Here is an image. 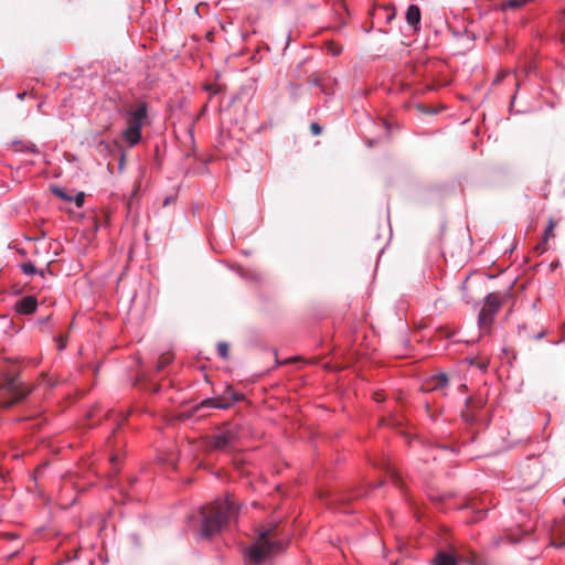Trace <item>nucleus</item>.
<instances>
[{
    "label": "nucleus",
    "instance_id": "a878e982",
    "mask_svg": "<svg viewBox=\"0 0 565 565\" xmlns=\"http://www.w3.org/2000/svg\"><path fill=\"white\" fill-rule=\"evenodd\" d=\"M394 17H395L394 13L388 14L386 18L387 22L390 23L394 19Z\"/></svg>",
    "mask_w": 565,
    "mask_h": 565
},
{
    "label": "nucleus",
    "instance_id": "1a4fd4ad",
    "mask_svg": "<svg viewBox=\"0 0 565 565\" xmlns=\"http://www.w3.org/2000/svg\"><path fill=\"white\" fill-rule=\"evenodd\" d=\"M11 146L14 148V151L18 153H33V154L41 153L38 146L32 141H23V140L17 139L11 142Z\"/></svg>",
    "mask_w": 565,
    "mask_h": 565
},
{
    "label": "nucleus",
    "instance_id": "7c9ffc66",
    "mask_svg": "<svg viewBox=\"0 0 565 565\" xmlns=\"http://www.w3.org/2000/svg\"><path fill=\"white\" fill-rule=\"evenodd\" d=\"M562 522H564V523H565V519H564Z\"/></svg>",
    "mask_w": 565,
    "mask_h": 565
},
{
    "label": "nucleus",
    "instance_id": "39448f33",
    "mask_svg": "<svg viewBox=\"0 0 565 565\" xmlns=\"http://www.w3.org/2000/svg\"><path fill=\"white\" fill-rule=\"evenodd\" d=\"M501 307V300L498 294L490 292L483 299V308L478 315V326L481 328L484 324L491 323L493 317Z\"/></svg>",
    "mask_w": 565,
    "mask_h": 565
},
{
    "label": "nucleus",
    "instance_id": "4be33fe9",
    "mask_svg": "<svg viewBox=\"0 0 565 565\" xmlns=\"http://www.w3.org/2000/svg\"><path fill=\"white\" fill-rule=\"evenodd\" d=\"M328 51L333 55H338L341 53L342 49L340 46H335L333 44H330V46L328 47Z\"/></svg>",
    "mask_w": 565,
    "mask_h": 565
},
{
    "label": "nucleus",
    "instance_id": "423d86ee",
    "mask_svg": "<svg viewBox=\"0 0 565 565\" xmlns=\"http://www.w3.org/2000/svg\"><path fill=\"white\" fill-rule=\"evenodd\" d=\"M3 386L12 395V404L23 399L30 393V391L24 390L22 382L14 376L7 377Z\"/></svg>",
    "mask_w": 565,
    "mask_h": 565
},
{
    "label": "nucleus",
    "instance_id": "cd10ccee",
    "mask_svg": "<svg viewBox=\"0 0 565 565\" xmlns=\"http://www.w3.org/2000/svg\"><path fill=\"white\" fill-rule=\"evenodd\" d=\"M544 334H545L544 332H540V333H537V334H536V339H542V338L544 337Z\"/></svg>",
    "mask_w": 565,
    "mask_h": 565
},
{
    "label": "nucleus",
    "instance_id": "dca6fc26",
    "mask_svg": "<svg viewBox=\"0 0 565 565\" xmlns=\"http://www.w3.org/2000/svg\"><path fill=\"white\" fill-rule=\"evenodd\" d=\"M20 268L21 270L23 271V274L28 275V276H32V275H35L39 273V270L36 269V267L34 266L33 263L31 262H25V263H22L20 265Z\"/></svg>",
    "mask_w": 565,
    "mask_h": 565
},
{
    "label": "nucleus",
    "instance_id": "6e6552de",
    "mask_svg": "<svg viewBox=\"0 0 565 565\" xmlns=\"http://www.w3.org/2000/svg\"><path fill=\"white\" fill-rule=\"evenodd\" d=\"M420 9L417 4L408 6L405 14L406 22L413 30L417 31L420 28Z\"/></svg>",
    "mask_w": 565,
    "mask_h": 565
},
{
    "label": "nucleus",
    "instance_id": "ddd939ff",
    "mask_svg": "<svg viewBox=\"0 0 565 565\" xmlns=\"http://www.w3.org/2000/svg\"><path fill=\"white\" fill-rule=\"evenodd\" d=\"M434 565H457V561L454 555L446 552H438L436 554Z\"/></svg>",
    "mask_w": 565,
    "mask_h": 565
},
{
    "label": "nucleus",
    "instance_id": "5701e85b",
    "mask_svg": "<svg viewBox=\"0 0 565 565\" xmlns=\"http://www.w3.org/2000/svg\"><path fill=\"white\" fill-rule=\"evenodd\" d=\"M175 200L174 196H167L163 201V206L170 205Z\"/></svg>",
    "mask_w": 565,
    "mask_h": 565
},
{
    "label": "nucleus",
    "instance_id": "0eeeda50",
    "mask_svg": "<svg viewBox=\"0 0 565 565\" xmlns=\"http://www.w3.org/2000/svg\"><path fill=\"white\" fill-rule=\"evenodd\" d=\"M38 308V300L34 296H25L15 302V310L20 315H31Z\"/></svg>",
    "mask_w": 565,
    "mask_h": 565
},
{
    "label": "nucleus",
    "instance_id": "6ab92c4d",
    "mask_svg": "<svg viewBox=\"0 0 565 565\" xmlns=\"http://www.w3.org/2000/svg\"><path fill=\"white\" fill-rule=\"evenodd\" d=\"M77 207H82L85 203V193L84 192H77L73 196V201Z\"/></svg>",
    "mask_w": 565,
    "mask_h": 565
},
{
    "label": "nucleus",
    "instance_id": "4468645a",
    "mask_svg": "<svg viewBox=\"0 0 565 565\" xmlns=\"http://www.w3.org/2000/svg\"><path fill=\"white\" fill-rule=\"evenodd\" d=\"M431 382L434 390H443L448 386L449 380L447 374L441 372L431 376Z\"/></svg>",
    "mask_w": 565,
    "mask_h": 565
},
{
    "label": "nucleus",
    "instance_id": "a211bd4d",
    "mask_svg": "<svg viewBox=\"0 0 565 565\" xmlns=\"http://www.w3.org/2000/svg\"><path fill=\"white\" fill-rule=\"evenodd\" d=\"M228 344L226 342H218L217 343V353L222 359L228 358Z\"/></svg>",
    "mask_w": 565,
    "mask_h": 565
},
{
    "label": "nucleus",
    "instance_id": "c85d7f7f",
    "mask_svg": "<svg viewBox=\"0 0 565 565\" xmlns=\"http://www.w3.org/2000/svg\"><path fill=\"white\" fill-rule=\"evenodd\" d=\"M556 532H561V525H556V529H555Z\"/></svg>",
    "mask_w": 565,
    "mask_h": 565
},
{
    "label": "nucleus",
    "instance_id": "9b49d317",
    "mask_svg": "<svg viewBox=\"0 0 565 565\" xmlns=\"http://www.w3.org/2000/svg\"><path fill=\"white\" fill-rule=\"evenodd\" d=\"M210 407L217 408V409H228L230 407H232V403L218 402L217 396L209 397V398L203 399L199 404L198 409L210 408Z\"/></svg>",
    "mask_w": 565,
    "mask_h": 565
},
{
    "label": "nucleus",
    "instance_id": "aec40b11",
    "mask_svg": "<svg viewBox=\"0 0 565 565\" xmlns=\"http://www.w3.org/2000/svg\"><path fill=\"white\" fill-rule=\"evenodd\" d=\"M530 0H508L507 4L509 8L518 9L525 6Z\"/></svg>",
    "mask_w": 565,
    "mask_h": 565
},
{
    "label": "nucleus",
    "instance_id": "f257e3e1",
    "mask_svg": "<svg viewBox=\"0 0 565 565\" xmlns=\"http://www.w3.org/2000/svg\"><path fill=\"white\" fill-rule=\"evenodd\" d=\"M235 513V504L226 498L201 507L195 514L190 516L189 526L196 532L200 539L209 540L220 534Z\"/></svg>",
    "mask_w": 565,
    "mask_h": 565
},
{
    "label": "nucleus",
    "instance_id": "f3484780",
    "mask_svg": "<svg viewBox=\"0 0 565 565\" xmlns=\"http://www.w3.org/2000/svg\"><path fill=\"white\" fill-rule=\"evenodd\" d=\"M172 362V358L169 354H163L157 362V371L160 372Z\"/></svg>",
    "mask_w": 565,
    "mask_h": 565
},
{
    "label": "nucleus",
    "instance_id": "bb28decb",
    "mask_svg": "<svg viewBox=\"0 0 565 565\" xmlns=\"http://www.w3.org/2000/svg\"><path fill=\"white\" fill-rule=\"evenodd\" d=\"M564 544H565V543H559V544H558V543H553V545H554L556 548L562 547Z\"/></svg>",
    "mask_w": 565,
    "mask_h": 565
},
{
    "label": "nucleus",
    "instance_id": "412c9836",
    "mask_svg": "<svg viewBox=\"0 0 565 565\" xmlns=\"http://www.w3.org/2000/svg\"><path fill=\"white\" fill-rule=\"evenodd\" d=\"M310 130L315 136H318L322 131V127L318 122H311Z\"/></svg>",
    "mask_w": 565,
    "mask_h": 565
},
{
    "label": "nucleus",
    "instance_id": "9d476101",
    "mask_svg": "<svg viewBox=\"0 0 565 565\" xmlns=\"http://www.w3.org/2000/svg\"><path fill=\"white\" fill-rule=\"evenodd\" d=\"M244 398V394L234 391L232 385L228 384L225 386L224 391L217 395L218 402H227L232 403V405L236 402L243 401Z\"/></svg>",
    "mask_w": 565,
    "mask_h": 565
},
{
    "label": "nucleus",
    "instance_id": "c756f323",
    "mask_svg": "<svg viewBox=\"0 0 565 565\" xmlns=\"http://www.w3.org/2000/svg\"><path fill=\"white\" fill-rule=\"evenodd\" d=\"M206 90H212V86H206Z\"/></svg>",
    "mask_w": 565,
    "mask_h": 565
},
{
    "label": "nucleus",
    "instance_id": "f03ea898",
    "mask_svg": "<svg viewBox=\"0 0 565 565\" xmlns=\"http://www.w3.org/2000/svg\"><path fill=\"white\" fill-rule=\"evenodd\" d=\"M148 115V105L141 102L137 107L127 113V128L122 131V139L134 147L139 143L141 139V128Z\"/></svg>",
    "mask_w": 565,
    "mask_h": 565
},
{
    "label": "nucleus",
    "instance_id": "f8f14e48",
    "mask_svg": "<svg viewBox=\"0 0 565 565\" xmlns=\"http://www.w3.org/2000/svg\"><path fill=\"white\" fill-rule=\"evenodd\" d=\"M555 221L551 217L548 220V223H547V226L544 231V234H543V241L541 244H539L535 249L536 252H539L540 254H543L545 253L546 248H545V244L547 243V241L553 236V231L555 228Z\"/></svg>",
    "mask_w": 565,
    "mask_h": 565
},
{
    "label": "nucleus",
    "instance_id": "7ed1b4c3",
    "mask_svg": "<svg viewBox=\"0 0 565 565\" xmlns=\"http://www.w3.org/2000/svg\"><path fill=\"white\" fill-rule=\"evenodd\" d=\"M282 550L280 542L269 537V531L259 534L258 540L247 550L246 557L256 565L263 564L268 557Z\"/></svg>",
    "mask_w": 565,
    "mask_h": 565
},
{
    "label": "nucleus",
    "instance_id": "20e7f679",
    "mask_svg": "<svg viewBox=\"0 0 565 565\" xmlns=\"http://www.w3.org/2000/svg\"><path fill=\"white\" fill-rule=\"evenodd\" d=\"M238 426L224 423L222 429L211 437L210 446L215 450H227L238 439Z\"/></svg>",
    "mask_w": 565,
    "mask_h": 565
},
{
    "label": "nucleus",
    "instance_id": "2eb2a0df",
    "mask_svg": "<svg viewBox=\"0 0 565 565\" xmlns=\"http://www.w3.org/2000/svg\"><path fill=\"white\" fill-rule=\"evenodd\" d=\"M52 193L55 194L56 196L61 198L62 200L66 201V202H72L73 201V195L68 194L67 191L64 190L63 188L53 186L52 188Z\"/></svg>",
    "mask_w": 565,
    "mask_h": 565
},
{
    "label": "nucleus",
    "instance_id": "b1692460",
    "mask_svg": "<svg viewBox=\"0 0 565 565\" xmlns=\"http://www.w3.org/2000/svg\"><path fill=\"white\" fill-rule=\"evenodd\" d=\"M124 166H125V154L121 153L118 167L120 170H122Z\"/></svg>",
    "mask_w": 565,
    "mask_h": 565
},
{
    "label": "nucleus",
    "instance_id": "393cba45",
    "mask_svg": "<svg viewBox=\"0 0 565 565\" xmlns=\"http://www.w3.org/2000/svg\"><path fill=\"white\" fill-rule=\"evenodd\" d=\"M26 94H28L26 92L18 93V94H17V98L22 100V99H24V97L26 96Z\"/></svg>",
    "mask_w": 565,
    "mask_h": 565
}]
</instances>
